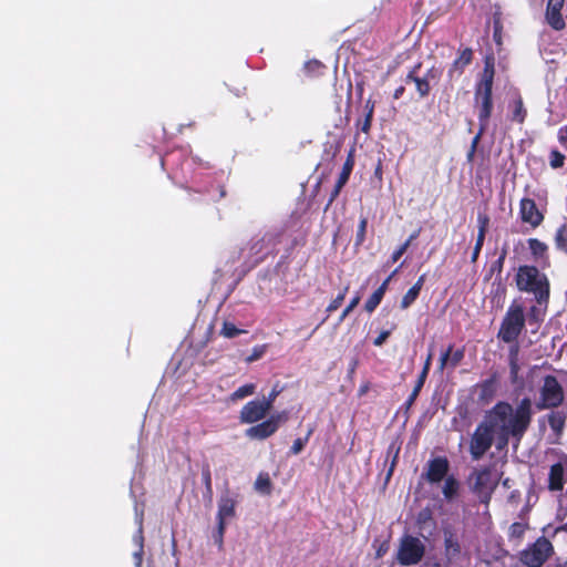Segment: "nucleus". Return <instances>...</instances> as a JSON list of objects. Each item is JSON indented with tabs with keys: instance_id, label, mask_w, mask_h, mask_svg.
I'll return each instance as SVG.
<instances>
[{
	"instance_id": "1",
	"label": "nucleus",
	"mask_w": 567,
	"mask_h": 567,
	"mask_svg": "<svg viewBox=\"0 0 567 567\" xmlns=\"http://www.w3.org/2000/svg\"><path fill=\"white\" fill-rule=\"evenodd\" d=\"M532 414V401L528 398L523 399L516 409L505 402L497 403L487 415L497 432L499 446L507 444L509 435L519 440L530 423Z\"/></svg>"
},
{
	"instance_id": "2",
	"label": "nucleus",
	"mask_w": 567,
	"mask_h": 567,
	"mask_svg": "<svg viewBox=\"0 0 567 567\" xmlns=\"http://www.w3.org/2000/svg\"><path fill=\"white\" fill-rule=\"evenodd\" d=\"M516 285L519 290L533 292L538 301L546 299L549 295L546 276L533 266H522L518 268Z\"/></svg>"
},
{
	"instance_id": "3",
	"label": "nucleus",
	"mask_w": 567,
	"mask_h": 567,
	"mask_svg": "<svg viewBox=\"0 0 567 567\" xmlns=\"http://www.w3.org/2000/svg\"><path fill=\"white\" fill-rule=\"evenodd\" d=\"M524 326V307L520 303L514 301L509 306L503 319L498 331V338L507 343L514 342L522 332Z\"/></svg>"
},
{
	"instance_id": "4",
	"label": "nucleus",
	"mask_w": 567,
	"mask_h": 567,
	"mask_svg": "<svg viewBox=\"0 0 567 567\" xmlns=\"http://www.w3.org/2000/svg\"><path fill=\"white\" fill-rule=\"evenodd\" d=\"M499 481L496 471L484 468L475 471L468 478V483L473 492L477 495L481 502L487 504L493 491Z\"/></svg>"
},
{
	"instance_id": "5",
	"label": "nucleus",
	"mask_w": 567,
	"mask_h": 567,
	"mask_svg": "<svg viewBox=\"0 0 567 567\" xmlns=\"http://www.w3.org/2000/svg\"><path fill=\"white\" fill-rule=\"evenodd\" d=\"M564 390L557 379L547 375L543 379L539 389V400L536 403L538 410L551 409L559 406L564 401Z\"/></svg>"
},
{
	"instance_id": "6",
	"label": "nucleus",
	"mask_w": 567,
	"mask_h": 567,
	"mask_svg": "<svg viewBox=\"0 0 567 567\" xmlns=\"http://www.w3.org/2000/svg\"><path fill=\"white\" fill-rule=\"evenodd\" d=\"M424 553V543L417 537L406 535L400 540L396 559L401 565H415L421 561Z\"/></svg>"
},
{
	"instance_id": "7",
	"label": "nucleus",
	"mask_w": 567,
	"mask_h": 567,
	"mask_svg": "<svg viewBox=\"0 0 567 567\" xmlns=\"http://www.w3.org/2000/svg\"><path fill=\"white\" fill-rule=\"evenodd\" d=\"M497 437L494 426L489 422V416L486 415L485 421L477 426L471 441V453L474 458H480L492 445L493 437Z\"/></svg>"
},
{
	"instance_id": "8",
	"label": "nucleus",
	"mask_w": 567,
	"mask_h": 567,
	"mask_svg": "<svg viewBox=\"0 0 567 567\" xmlns=\"http://www.w3.org/2000/svg\"><path fill=\"white\" fill-rule=\"evenodd\" d=\"M551 551L550 542L542 537L520 553V560L527 567H540L548 559Z\"/></svg>"
},
{
	"instance_id": "9",
	"label": "nucleus",
	"mask_w": 567,
	"mask_h": 567,
	"mask_svg": "<svg viewBox=\"0 0 567 567\" xmlns=\"http://www.w3.org/2000/svg\"><path fill=\"white\" fill-rule=\"evenodd\" d=\"M492 85H493V70L488 71L486 68L482 83L476 92V100L481 103L478 118L482 126H485L492 112Z\"/></svg>"
},
{
	"instance_id": "10",
	"label": "nucleus",
	"mask_w": 567,
	"mask_h": 567,
	"mask_svg": "<svg viewBox=\"0 0 567 567\" xmlns=\"http://www.w3.org/2000/svg\"><path fill=\"white\" fill-rule=\"evenodd\" d=\"M288 420V413L282 411L272 414L268 420L246 430V435L250 439L264 440L272 435L280 424Z\"/></svg>"
},
{
	"instance_id": "11",
	"label": "nucleus",
	"mask_w": 567,
	"mask_h": 567,
	"mask_svg": "<svg viewBox=\"0 0 567 567\" xmlns=\"http://www.w3.org/2000/svg\"><path fill=\"white\" fill-rule=\"evenodd\" d=\"M271 409V400H252L246 403L239 413L241 423L251 424L262 420Z\"/></svg>"
},
{
	"instance_id": "12",
	"label": "nucleus",
	"mask_w": 567,
	"mask_h": 567,
	"mask_svg": "<svg viewBox=\"0 0 567 567\" xmlns=\"http://www.w3.org/2000/svg\"><path fill=\"white\" fill-rule=\"evenodd\" d=\"M236 515V499L233 498L228 493L220 496L218 501L217 511V523L219 525V532L226 529L227 524Z\"/></svg>"
},
{
	"instance_id": "13",
	"label": "nucleus",
	"mask_w": 567,
	"mask_h": 567,
	"mask_svg": "<svg viewBox=\"0 0 567 567\" xmlns=\"http://www.w3.org/2000/svg\"><path fill=\"white\" fill-rule=\"evenodd\" d=\"M450 464L445 457H436L427 463L425 478L431 484H437L445 480L449 475Z\"/></svg>"
},
{
	"instance_id": "14",
	"label": "nucleus",
	"mask_w": 567,
	"mask_h": 567,
	"mask_svg": "<svg viewBox=\"0 0 567 567\" xmlns=\"http://www.w3.org/2000/svg\"><path fill=\"white\" fill-rule=\"evenodd\" d=\"M567 482V456L561 457L553 464L548 475V488L550 491H561Z\"/></svg>"
},
{
	"instance_id": "15",
	"label": "nucleus",
	"mask_w": 567,
	"mask_h": 567,
	"mask_svg": "<svg viewBox=\"0 0 567 567\" xmlns=\"http://www.w3.org/2000/svg\"><path fill=\"white\" fill-rule=\"evenodd\" d=\"M519 215L524 223L529 224L534 228L539 226L544 219L543 214L530 198H523L520 200Z\"/></svg>"
},
{
	"instance_id": "16",
	"label": "nucleus",
	"mask_w": 567,
	"mask_h": 567,
	"mask_svg": "<svg viewBox=\"0 0 567 567\" xmlns=\"http://www.w3.org/2000/svg\"><path fill=\"white\" fill-rule=\"evenodd\" d=\"M565 0H548L546 8V21L555 30L565 28V20L560 13L564 8Z\"/></svg>"
},
{
	"instance_id": "17",
	"label": "nucleus",
	"mask_w": 567,
	"mask_h": 567,
	"mask_svg": "<svg viewBox=\"0 0 567 567\" xmlns=\"http://www.w3.org/2000/svg\"><path fill=\"white\" fill-rule=\"evenodd\" d=\"M442 483L444 499L447 502L453 501L458 495L460 482L453 475H450Z\"/></svg>"
},
{
	"instance_id": "18",
	"label": "nucleus",
	"mask_w": 567,
	"mask_h": 567,
	"mask_svg": "<svg viewBox=\"0 0 567 567\" xmlns=\"http://www.w3.org/2000/svg\"><path fill=\"white\" fill-rule=\"evenodd\" d=\"M424 280H425V276L422 275L417 281L413 285V287H411L408 292L403 296L402 300H401V308L402 309H406L409 308L417 298L422 287H423V284H424Z\"/></svg>"
},
{
	"instance_id": "19",
	"label": "nucleus",
	"mask_w": 567,
	"mask_h": 567,
	"mask_svg": "<svg viewBox=\"0 0 567 567\" xmlns=\"http://www.w3.org/2000/svg\"><path fill=\"white\" fill-rule=\"evenodd\" d=\"M548 423L555 435L560 437L566 423V414L563 412H553L548 415Z\"/></svg>"
},
{
	"instance_id": "20",
	"label": "nucleus",
	"mask_w": 567,
	"mask_h": 567,
	"mask_svg": "<svg viewBox=\"0 0 567 567\" xmlns=\"http://www.w3.org/2000/svg\"><path fill=\"white\" fill-rule=\"evenodd\" d=\"M461 547L457 539L451 533L445 534V555L450 561L457 558Z\"/></svg>"
},
{
	"instance_id": "21",
	"label": "nucleus",
	"mask_w": 567,
	"mask_h": 567,
	"mask_svg": "<svg viewBox=\"0 0 567 567\" xmlns=\"http://www.w3.org/2000/svg\"><path fill=\"white\" fill-rule=\"evenodd\" d=\"M385 291L386 282H383L367 300L364 307L368 312L374 311V309L380 305Z\"/></svg>"
},
{
	"instance_id": "22",
	"label": "nucleus",
	"mask_w": 567,
	"mask_h": 567,
	"mask_svg": "<svg viewBox=\"0 0 567 567\" xmlns=\"http://www.w3.org/2000/svg\"><path fill=\"white\" fill-rule=\"evenodd\" d=\"M478 223H480V230H478V236H477V240H476V244H475V248H474V251H473V260H476L480 251H481V248L483 246V243H484V238H485V231H486V227H487V218L486 217H483V216H480L478 217Z\"/></svg>"
},
{
	"instance_id": "23",
	"label": "nucleus",
	"mask_w": 567,
	"mask_h": 567,
	"mask_svg": "<svg viewBox=\"0 0 567 567\" xmlns=\"http://www.w3.org/2000/svg\"><path fill=\"white\" fill-rule=\"evenodd\" d=\"M256 392V385L252 383H248L239 386L235 392H233L229 396L231 402H236L243 400L249 395H252Z\"/></svg>"
},
{
	"instance_id": "24",
	"label": "nucleus",
	"mask_w": 567,
	"mask_h": 567,
	"mask_svg": "<svg viewBox=\"0 0 567 567\" xmlns=\"http://www.w3.org/2000/svg\"><path fill=\"white\" fill-rule=\"evenodd\" d=\"M528 246H529V249H530L533 256L536 259L546 258L547 246L543 241H540L536 238H532L528 240Z\"/></svg>"
},
{
	"instance_id": "25",
	"label": "nucleus",
	"mask_w": 567,
	"mask_h": 567,
	"mask_svg": "<svg viewBox=\"0 0 567 567\" xmlns=\"http://www.w3.org/2000/svg\"><path fill=\"white\" fill-rule=\"evenodd\" d=\"M255 489L262 494H270L271 481L268 473H260L255 482Z\"/></svg>"
},
{
	"instance_id": "26",
	"label": "nucleus",
	"mask_w": 567,
	"mask_h": 567,
	"mask_svg": "<svg viewBox=\"0 0 567 567\" xmlns=\"http://www.w3.org/2000/svg\"><path fill=\"white\" fill-rule=\"evenodd\" d=\"M513 121L517 122V123H523L524 120H525V116H526V111L524 109V105H523V101L522 99H515L514 102H513Z\"/></svg>"
},
{
	"instance_id": "27",
	"label": "nucleus",
	"mask_w": 567,
	"mask_h": 567,
	"mask_svg": "<svg viewBox=\"0 0 567 567\" xmlns=\"http://www.w3.org/2000/svg\"><path fill=\"white\" fill-rule=\"evenodd\" d=\"M556 519L563 525L567 526V495L560 496L558 501Z\"/></svg>"
},
{
	"instance_id": "28",
	"label": "nucleus",
	"mask_w": 567,
	"mask_h": 567,
	"mask_svg": "<svg viewBox=\"0 0 567 567\" xmlns=\"http://www.w3.org/2000/svg\"><path fill=\"white\" fill-rule=\"evenodd\" d=\"M472 61V51L471 50H464L460 56L455 60L453 68L451 69V73L458 70L460 68H463Z\"/></svg>"
},
{
	"instance_id": "29",
	"label": "nucleus",
	"mask_w": 567,
	"mask_h": 567,
	"mask_svg": "<svg viewBox=\"0 0 567 567\" xmlns=\"http://www.w3.org/2000/svg\"><path fill=\"white\" fill-rule=\"evenodd\" d=\"M557 247L567 252V225L561 226L556 234Z\"/></svg>"
},
{
	"instance_id": "30",
	"label": "nucleus",
	"mask_w": 567,
	"mask_h": 567,
	"mask_svg": "<svg viewBox=\"0 0 567 567\" xmlns=\"http://www.w3.org/2000/svg\"><path fill=\"white\" fill-rule=\"evenodd\" d=\"M243 331L239 330L234 323L231 322H224L223 324V328H221V331L220 333L225 337V338H234L236 336H238L239 333H241Z\"/></svg>"
},
{
	"instance_id": "31",
	"label": "nucleus",
	"mask_w": 567,
	"mask_h": 567,
	"mask_svg": "<svg viewBox=\"0 0 567 567\" xmlns=\"http://www.w3.org/2000/svg\"><path fill=\"white\" fill-rule=\"evenodd\" d=\"M352 167H353V159L351 157H349L343 165L342 172L339 175L338 181L340 182V184H346L348 182L351 171H352Z\"/></svg>"
},
{
	"instance_id": "32",
	"label": "nucleus",
	"mask_w": 567,
	"mask_h": 567,
	"mask_svg": "<svg viewBox=\"0 0 567 567\" xmlns=\"http://www.w3.org/2000/svg\"><path fill=\"white\" fill-rule=\"evenodd\" d=\"M348 291V287H346L327 307V312L331 313L336 311L343 302L346 298V293Z\"/></svg>"
},
{
	"instance_id": "33",
	"label": "nucleus",
	"mask_w": 567,
	"mask_h": 567,
	"mask_svg": "<svg viewBox=\"0 0 567 567\" xmlns=\"http://www.w3.org/2000/svg\"><path fill=\"white\" fill-rule=\"evenodd\" d=\"M446 351H450V367L455 368L464 358V351L462 349H457L453 351L452 347H449Z\"/></svg>"
},
{
	"instance_id": "34",
	"label": "nucleus",
	"mask_w": 567,
	"mask_h": 567,
	"mask_svg": "<svg viewBox=\"0 0 567 567\" xmlns=\"http://www.w3.org/2000/svg\"><path fill=\"white\" fill-rule=\"evenodd\" d=\"M360 300H361V296L359 293L352 298V300L349 302V305L342 311V313L339 318V322H342L349 316V313L359 305Z\"/></svg>"
},
{
	"instance_id": "35",
	"label": "nucleus",
	"mask_w": 567,
	"mask_h": 567,
	"mask_svg": "<svg viewBox=\"0 0 567 567\" xmlns=\"http://www.w3.org/2000/svg\"><path fill=\"white\" fill-rule=\"evenodd\" d=\"M136 518L138 522V529L136 535L133 537L134 543L138 548H144V537H143V530H142V514L136 513Z\"/></svg>"
},
{
	"instance_id": "36",
	"label": "nucleus",
	"mask_w": 567,
	"mask_h": 567,
	"mask_svg": "<svg viewBox=\"0 0 567 567\" xmlns=\"http://www.w3.org/2000/svg\"><path fill=\"white\" fill-rule=\"evenodd\" d=\"M368 220L365 217H362L357 231V245H361L365 239V230H367Z\"/></svg>"
},
{
	"instance_id": "37",
	"label": "nucleus",
	"mask_w": 567,
	"mask_h": 567,
	"mask_svg": "<svg viewBox=\"0 0 567 567\" xmlns=\"http://www.w3.org/2000/svg\"><path fill=\"white\" fill-rule=\"evenodd\" d=\"M413 81L420 95L425 96L430 91L429 82L421 78H413Z\"/></svg>"
},
{
	"instance_id": "38",
	"label": "nucleus",
	"mask_w": 567,
	"mask_h": 567,
	"mask_svg": "<svg viewBox=\"0 0 567 567\" xmlns=\"http://www.w3.org/2000/svg\"><path fill=\"white\" fill-rule=\"evenodd\" d=\"M565 156L557 151L550 153V165L553 168H558L564 165Z\"/></svg>"
},
{
	"instance_id": "39",
	"label": "nucleus",
	"mask_w": 567,
	"mask_h": 567,
	"mask_svg": "<svg viewBox=\"0 0 567 567\" xmlns=\"http://www.w3.org/2000/svg\"><path fill=\"white\" fill-rule=\"evenodd\" d=\"M525 529H526L525 524H522V523H514V524L509 527V533H511V536H512V537L519 538V537L524 534Z\"/></svg>"
},
{
	"instance_id": "40",
	"label": "nucleus",
	"mask_w": 567,
	"mask_h": 567,
	"mask_svg": "<svg viewBox=\"0 0 567 567\" xmlns=\"http://www.w3.org/2000/svg\"><path fill=\"white\" fill-rule=\"evenodd\" d=\"M307 441H308V437H306V439L299 437V439L295 440L291 445V453L295 455L299 454L303 450Z\"/></svg>"
},
{
	"instance_id": "41",
	"label": "nucleus",
	"mask_w": 567,
	"mask_h": 567,
	"mask_svg": "<svg viewBox=\"0 0 567 567\" xmlns=\"http://www.w3.org/2000/svg\"><path fill=\"white\" fill-rule=\"evenodd\" d=\"M509 367H511L512 380H513V382H516L517 377H518V372H519V369H520L518 359H509Z\"/></svg>"
},
{
	"instance_id": "42",
	"label": "nucleus",
	"mask_w": 567,
	"mask_h": 567,
	"mask_svg": "<svg viewBox=\"0 0 567 567\" xmlns=\"http://www.w3.org/2000/svg\"><path fill=\"white\" fill-rule=\"evenodd\" d=\"M410 246V240H406L402 246H400L391 256V260L393 262L398 261L401 256L406 251Z\"/></svg>"
},
{
	"instance_id": "43",
	"label": "nucleus",
	"mask_w": 567,
	"mask_h": 567,
	"mask_svg": "<svg viewBox=\"0 0 567 567\" xmlns=\"http://www.w3.org/2000/svg\"><path fill=\"white\" fill-rule=\"evenodd\" d=\"M450 351H445L441 358H440V365H439V369L442 371L444 370L447 365H450Z\"/></svg>"
},
{
	"instance_id": "44",
	"label": "nucleus",
	"mask_w": 567,
	"mask_h": 567,
	"mask_svg": "<svg viewBox=\"0 0 567 567\" xmlns=\"http://www.w3.org/2000/svg\"><path fill=\"white\" fill-rule=\"evenodd\" d=\"M390 332L389 331H382L375 339H374V346L380 347L382 346L385 340L389 338Z\"/></svg>"
},
{
	"instance_id": "45",
	"label": "nucleus",
	"mask_w": 567,
	"mask_h": 567,
	"mask_svg": "<svg viewBox=\"0 0 567 567\" xmlns=\"http://www.w3.org/2000/svg\"><path fill=\"white\" fill-rule=\"evenodd\" d=\"M431 361H432V353H429V355H427V358L425 360L423 370L421 372L422 373V379H426L429 370H430V367H431Z\"/></svg>"
},
{
	"instance_id": "46",
	"label": "nucleus",
	"mask_w": 567,
	"mask_h": 567,
	"mask_svg": "<svg viewBox=\"0 0 567 567\" xmlns=\"http://www.w3.org/2000/svg\"><path fill=\"white\" fill-rule=\"evenodd\" d=\"M558 140L559 142L567 146V125L563 126L558 132Z\"/></svg>"
},
{
	"instance_id": "47",
	"label": "nucleus",
	"mask_w": 567,
	"mask_h": 567,
	"mask_svg": "<svg viewBox=\"0 0 567 567\" xmlns=\"http://www.w3.org/2000/svg\"><path fill=\"white\" fill-rule=\"evenodd\" d=\"M371 122H372V117H368L365 116L364 121L362 122L361 124V130L364 132V133H368L370 127H371Z\"/></svg>"
},
{
	"instance_id": "48",
	"label": "nucleus",
	"mask_w": 567,
	"mask_h": 567,
	"mask_svg": "<svg viewBox=\"0 0 567 567\" xmlns=\"http://www.w3.org/2000/svg\"><path fill=\"white\" fill-rule=\"evenodd\" d=\"M424 381H425V379H422V373H421V374H420V377H419V380H417V382H416V386H415V389H414V391H413L412 398H414V396H416V395H417V393H419L420 389H421V388L423 386V384H424Z\"/></svg>"
},
{
	"instance_id": "49",
	"label": "nucleus",
	"mask_w": 567,
	"mask_h": 567,
	"mask_svg": "<svg viewBox=\"0 0 567 567\" xmlns=\"http://www.w3.org/2000/svg\"><path fill=\"white\" fill-rule=\"evenodd\" d=\"M519 347L513 344L509 349V359H518Z\"/></svg>"
},
{
	"instance_id": "50",
	"label": "nucleus",
	"mask_w": 567,
	"mask_h": 567,
	"mask_svg": "<svg viewBox=\"0 0 567 567\" xmlns=\"http://www.w3.org/2000/svg\"><path fill=\"white\" fill-rule=\"evenodd\" d=\"M224 534H225V530L219 532V525L217 524V533H216V535H215V540H216V543H217L219 546H221V545H223Z\"/></svg>"
},
{
	"instance_id": "51",
	"label": "nucleus",
	"mask_w": 567,
	"mask_h": 567,
	"mask_svg": "<svg viewBox=\"0 0 567 567\" xmlns=\"http://www.w3.org/2000/svg\"><path fill=\"white\" fill-rule=\"evenodd\" d=\"M346 184H340L339 181H337V184L334 186V189L332 192V195H331V202L339 195L341 188L344 186Z\"/></svg>"
},
{
	"instance_id": "52",
	"label": "nucleus",
	"mask_w": 567,
	"mask_h": 567,
	"mask_svg": "<svg viewBox=\"0 0 567 567\" xmlns=\"http://www.w3.org/2000/svg\"><path fill=\"white\" fill-rule=\"evenodd\" d=\"M365 110H367V115L365 116L372 117L373 116L374 105H373V103H371V101L367 102Z\"/></svg>"
},
{
	"instance_id": "53",
	"label": "nucleus",
	"mask_w": 567,
	"mask_h": 567,
	"mask_svg": "<svg viewBox=\"0 0 567 567\" xmlns=\"http://www.w3.org/2000/svg\"><path fill=\"white\" fill-rule=\"evenodd\" d=\"M143 553H144V548H138V549L133 554V557H134L135 561H143Z\"/></svg>"
},
{
	"instance_id": "54",
	"label": "nucleus",
	"mask_w": 567,
	"mask_h": 567,
	"mask_svg": "<svg viewBox=\"0 0 567 567\" xmlns=\"http://www.w3.org/2000/svg\"><path fill=\"white\" fill-rule=\"evenodd\" d=\"M477 140H478V136H476V137L474 138L473 145H472V150H471V152L468 153V159H472V157H473V155H474V151H475V146H476Z\"/></svg>"
},
{
	"instance_id": "55",
	"label": "nucleus",
	"mask_w": 567,
	"mask_h": 567,
	"mask_svg": "<svg viewBox=\"0 0 567 567\" xmlns=\"http://www.w3.org/2000/svg\"><path fill=\"white\" fill-rule=\"evenodd\" d=\"M358 365V361L357 360H353L352 363H351V367H350V372L353 373L355 368Z\"/></svg>"
},
{
	"instance_id": "56",
	"label": "nucleus",
	"mask_w": 567,
	"mask_h": 567,
	"mask_svg": "<svg viewBox=\"0 0 567 567\" xmlns=\"http://www.w3.org/2000/svg\"><path fill=\"white\" fill-rule=\"evenodd\" d=\"M277 396V392L272 391L267 400H271V404L274 403L275 399Z\"/></svg>"
},
{
	"instance_id": "57",
	"label": "nucleus",
	"mask_w": 567,
	"mask_h": 567,
	"mask_svg": "<svg viewBox=\"0 0 567 567\" xmlns=\"http://www.w3.org/2000/svg\"><path fill=\"white\" fill-rule=\"evenodd\" d=\"M414 238H416V234H413V235H411V236H410V238L408 239V240H410V244L412 243V240H413Z\"/></svg>"
},
{
	"instance_id": "58",
	"label": "nucleus",
	"mask_w": 567,
	"mask_h": 567,
	"mask_svg": "<svg viewBox=\"0 0 567 567\" xmlns=\"http://www.w3.org/2000/svg\"><path fill=\"white\" fill-rule=\"evenodd\" d=\"M392 279V276H389L383 282H386V286L390 284V280Z\"/></svg>"
},
{
	"instance_id": "59",
	"label": "nucleus",
	"mask_w": 567,
	"mask_h": 567,
	"mask_svg": "<svg viewBox=\"0 0 567 567\" xmlns=\"http://www.w3.org/2000/svg\"><path fill=\"white\" fill-rule=\"evenodd\" d=\"M136 567H142V561H135Z\"/></svg>"
},
{
	"instance_id": "60",
	"label": "nucleus",
	"mask_w": 567,
	"mask_h": 567,
	"mask_svg": "<svg viewBox=\"0 0 567 567\" xmlns=\"http://www.w3.org/2000/svg\"><path fill=\"white\" fill-rule=\"evenodd\" d=\"M555 567H567V565H566V564H558V565H557V566H555Z\"/></svg>"
},
{
	"instance_id": "61",
	"label": "nucleus",
	"mask_w": 567,
	"mask_h": 567,
	"mask_svg": "<svg viewBox=\"0 0 567 567\" xmlns=\"http://www.w3.org/2000/svg\"><path fill=\"white\" fill-rule=\"evenodd\" d=\"M396 272H398V269H395L390 276L393 277L394 275H396Z\"/></svg>"
}]
</instances>
